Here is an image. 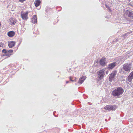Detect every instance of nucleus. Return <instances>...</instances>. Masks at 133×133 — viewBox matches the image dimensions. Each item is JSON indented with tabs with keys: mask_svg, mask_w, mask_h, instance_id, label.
Masks as SVG:
<instances>
[{
	"mask_svg": "<svg viewBox=\"0 0 133 133\" xmlns=\"http://www.w3.org/2000/svg\"><path fill=\"white\" fill-rule=\"evenodd\" d=\"M124 92L123 89L121 87H118L112 92V94L114 97H118L122 95Z\"/></svg>",
	"mask_w": 133,
	"mask_h": 133,
	"instance_id": "nucleus-1",
	"label": "nucleus"
},
{
	"mask_svg": "<svg viewBox=\"0 0 133 133\" xmlns=\"http://www.w3.org/2000/svg\"><path fill=\"white\" fill-rule=\"evenodd\" d=\"M132 68V64L130 63H125L123 65V70L126 72H129Z\"/></svg>",
	"mask_w": 133,
	"mask_h": 133,
	"instance_id": "nucleus-2",
	"label": "nucleus"
},
{
	"mask_svg": "<svg viewBox=\"0 0 133 133\" xmlns=\"http://www.w3.org/2000/svg\"><path fill=\"white\" fill-rule=\"evenodd\" d=\"M117 72V71L114 70L109 75V80L110 82H111L112 80L114 79V78L116 75Z\"/></svg>",
	"mask_w": 133,
	"mask_h": 133,
	"instance_id": "nucleus-3",
	"label": "nucleus"
},
{
	"mask_svg": "<svg viewBox=\"0 0 133 133\" xmlns=\"http://www.w3.org/2000/svg\"><path fill=\"white\" fill-rule=\"evenodd\" d=\"M28 12L26 11V12L22 11L21 12V16L22 19L24 20H27L28 18Z\"/></svg>",
	"mask_w": 133,
	"mask_h": 133,
	"instance_id": "nucleus-4",
	"label": "nucleus"
},
{
	"mask_svg": "<svg viewBox=\"0 0 133 133\" xmlns=\"http://www.w3.org/2000/svg\"><path fill=\"white\" fill-rule=\"evenodd\" d=\"M116 108V106L115 105H106L104 109L108 110H115Z\"/></svg>",
	"mask_w": 133,
	"mask_h": 133,
	"instance_id": "nucleus-5",
	"label": "nucleus"
},
{
	"mask_svg": "<svg viewBox=\"0 0 133 133\" xmlns=\"http://www.w3.org/2000/svg\"><path fill=\"white\" fill-rule=\"evenodd\" d=\"M117 64L116 62H113L108 65L107 68L109 70L112 69L115 67Z\"/></svg>",
	"mask_w": 133,
	"mask_h": 133,
	"instance_id": "nucleus-6",
	"label": "nucleus"
},
{
	"mask_svg": "<svg viewBox=\"0 0 133 133\" xmlns=\"http://www.w3.org/2000/svg\"><path fill=\"white\" fill-rule=\"evenodd\" d=\"M123 12L125 14L128 16L129 17H133V12L130 11L128 10H124Z\"/></svg>",
	"mask_w": 133,
	"mask_h": 133,
	"instance_id": "nucleus-7",
	"label": "nucleus"
},
{
	"mask_svg": "<svg viewBox=\"0 0 133 133\" xmlns=\"http://www.w3.org/2000/svg\"><path fill=\"white\" fill-rule=\"evenodd\" d=\"M100 65L102 66H104L106 64V58H105L102 57L99 61Z\"/></svg>",
	"mask_w": 133,
	"mask_h": 133,
	"instance_id": "nucleus-8",
	"label": "nucleus"
},
{
	"mask_svg": "<svg viewBox=\"0 0 133 133\" xmlns=\"http://www.w3.org/2000/svg\"><path fill=\"white\" fill-rule=\"evenodd\" d=\"M31 22L32 23L34 24L37 23V18L36 15H33L32 18Z\"/></svg>",
	"mask_w": 133,
	"mask_h": 133,
	"instance_id": "nucleus-9",
	"label": "nucleus"
},
{
	"mask_svg": "<svg viewBox=\"0 0 133 133\" xmlns=\"http://www.w3.org/2000/svg\"><path fill=\"white\" fill-rule=\"evenodd\" d=\"M13 52V50H7V51L5 54L4 56H6L8 57H10L12 55L11 53Z\"/></svg>",
	"mask_w": 133,
	"mask_h": 133,
	"instance_id": "nucleus-10",
	"label": "nucleus"
},
{
	"mask_svg": "<svg viewBox=\"0 0 133 133\" xmlns=\"http://www.w3.org/2000/svg\"><path fill=\"white\" fill-rule=\"evenodd\" d=\"M15 45V42L10 41L9 42L8 45L9 47L10 48H12Z\"/></svg>",
	"mask_w": 133,
	"mask_h": 133,
	"instance_id": "nucleus-11",
	"label": "nucleus"
},
{
	"mask_svg": "<svg viewBox=\"0 0 133 133\" xmlns=\"http://www.w3.org/2000/svg\"><path fill=\"white\" fill-rule=\"evenodd\" d=\"M86 77L84 76L80 77L79 78L78 83H79L82 84L86 78Z\"/></svg>",
	"mask_w": 133,
	"mask_h": 133,
	"instance_id": "nucleus-12",
	"label": "nucleus"
},
{
	"mask_svg": "<svg viewBox=\"0 0 133 133\" xmlns=\"http://www.w3.org/2000/svg\"><path fill=\"white\" fill-rule=\"evenodd\" d=\"M133 79V76L130 74L127 78L126 81L127 82H131Z\"/></svg>",
	"mask_w": 133,
	"mask_h": 133,
	"instance_id": "nucleus-13",
	"label": "nucleus"
},
{
	"mask_svg": "<svg viewBox=\"0 0 133 133\" xmlns=\"http://www.w3.org/2000/svg\"><path fill=\"white\" fill-rule=\"evenodd\" d=\"M15 34V32L13 31H11L8 32V35L9 37H12Z\"/></svg>",
	"mask_w": 133,
	"mask_h": 133,
	"instance_id": "nucleus-14",
	"label": "nucleus"
},
{
	"mask_svg": "<svg viewBox=\"0 0 133 133\" xmlns=\"http://www.w3.org/2000/svg\"><path fill=\"white\" fill-rule=\"evenodd\" d=\"M40 3V1L38 0H36L34 2L35 6L36 7L38 6L39 5Z\"/></svg>",
	"mask_w": 133,
	"mask_h": 133,
	"instance_id": "nucleus-15",
	"label": "nucleus"
},
{
	"mask_svg": "<svg viewBox=\"0 0 133 133\" xmlns=\"http://www.w3.org/2000/svg\"><path fill=\"white\" fill-rule=\"evenodd\" d=\"M132 32V31L129 32L125 34H123V35H122V36L123 38H125V37H126L128 36V35L131 33Z\"/></svg>",
	"mask_w": 133,
	"mask_h": 133,
	"instance_id": "nucleus-16",
	"label": "nucleus"
},
{
	"mask_svg": "<svg viewBox=\"0 0 133 133\" xmlns=\"http://www.w3.org/2000/svg\"><path fill=\"white\" fill-rule=\"evenodd\" d=\"M10 21L11 25H14L15 24L16 22V21L15 20H14L12 18H11L10 19Z\"/></svg>",
	"mask_w": 133,
	"mask_h": 133,
	"instance_id": "nucleus-17",
	"label": "nucleus"
},
{
	"mask_svg": "<svg viewBox=\"0 0 133 133\" xmlns=\"http://www.w3.org/2000/svg\"><path fill=\"white\" fill-rule=\"evenodd\" d=\"M104 70L102 69L100 70L98 73V74H104Z\"/></svg>",
	"mask_w": 133,
	"mask_h": 133,
	"instance_id": "nucleus-18",
	"label": "nucleus"
},
{
	"mask_svg": "<svg viewBox=\"0 0 133 133\" xmlns=\"http://www.w3.org/2000/svg\"><path fill=\"white\" fill-rule=\"evenodd\" d=\"M98 76L100 79H103L104 77V74H98Z\"/></svg>",
	"mask_w": 133,
	"mask_h": 133,
	"instance_id": "nucleus-19",
	"label": "nucleus"
},
{
	"mask_svg": "<svg viewBox=\"0 0 133 133\" xmlns=\"http://www.w3.org/2000/svg\"><path fill=\"white\" fill-rule=\"evenodd\" d=\"M2 51L3 53H4L5 54L7 51V50H6L5 49H4Z\"/></svg>",
	"mask_w": 133,
	"mask_h": 133,
	"instance_id": "nucleus-20",
	"label": "nucleus"
},
{
	"mask_svg": "<svg viewBox=\"0 0 133 133\" xmlns=\"http://www.w3.org/2000/svg\"><path fill=\"white\" fill-rule=\"evenodd\" d=\"M3 44L2 42H0V48H2L3 46Z\"/></svg>",
	"mask_w": 133,
	"mask_h": 133,
	"instance_id": "nucleus-21",
	"label": "nucleus"
},
{
	"mask_svg": "<svg viewBox=\"0 0 133 133\" xmlns=\"http://www.w3.org/2000/svg\"><path fill=\"white\" fill-rule=\"evenodd\" d=\"M74 78V77L71 78V77H70V78H69L70 81H71L72 82H74V81L75 80H73L72 79H73Z\"/></svg>",
	"mask_w": 133,
	"mask_h": 133,
	"instance_id": "nucleus-22",
	"label": "nucleus"
},
{
	"mask_svg": "<svg viewBox=\"0 0 133 133\" xmlns=\"http://www.w3.org/2000/svg\"><path fill=\"white\" fill-rule=\"evenodd\" d=\"M25 0H19V1L21 2H23L24 1H25Z\"/></svg>",
	"mask_w": 133,
	"mask_h": 133,
	"instance_id": "nucleus-23",
	"label": "nucleus"
},
{
	"mask_svg": "<svg viewBox=\"0 0 133 133\" xmlns=\"http://www.w3.org/2000/svg\"><path fill=\"white\" fill-rule=\"evenodd\" d=\"M130 75L133 76V71L130 74Z\"/></svg>",
	"mask_w": 133,
	"mask_h": 133,
	"instance_id": "nucleus-24",
	"label": "nucleus"
},
{
	"mask_svg": "<svg viewBox=\"0 0 133 133\" xmlns=\"http://www.w3.org/2000/svg\"><path fill=\"white\" fill-rule=\"evenodd\" d=\"M74 78H75L74 79V80H75L74 81L76 82V78L75 77Z\"/></svg>",
	"mask_w": 133,
	"mask_h": 133,
	"instance_id": "nucleus-25",
	"label": "nucleus"
},
{
	"mask_svg": "<svg viewBox=\"0 0 133 133\" xmlns=\"http://www.w3.org/2000/svg\"><path fill=\"white\" fill-rule=\"evenodd\" d=\"M131 94L133 96V90L132 91V92H131Z\"/></svg>",
	"mask_w": 133,
	"mask_h": 133,
	"instance_id": "nucleus-26",
	"label": "nucleus"
},
{
	"mask_svg": "<svg viewBox=\"0 0 133 133\" xmlns=\"http://www.w3.org/2000/svg\"><path fill=\"white\" fill-rule=\"evenodd\" d=\"M69 83V81H66V83Z\"/></svg>",
	"mask_w": 133,
	"mask_h": 133,
	"instance_id": "nucleus-27",
	"label": "nucleus"
},
{
	"mask_svg": "<svg viewBox=\"0 0 133 133\" xmlns=\"http://www.w3.org/2000/svg\"><path fill=\"white\" fill-rule=\"evenodd\" d=\"M106 74H108V72H107V71L106 72Z\"/></svg>",
	"mask_w": 133,
	"mask_h": 133,
	"instance_id": "nucleus-28",
	"label": "nucleus"
},
{
	"mask_svg": "<svg viewBox=\"0 0 133 133\" xmlns=\"http://www.w3.org/2000/svg\"><path fill=\"white\" fill-rule=\"evenodd\" d=\"M53 114H54V112H53Z\"/></svg>",
	"mask_w": 133,
	"mask_h": 133,
	"instance_id": "nucleus-29",
	"label": "nucleus"
}]
</instances>
